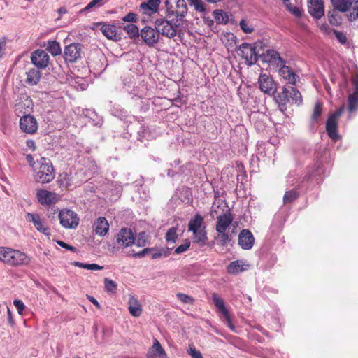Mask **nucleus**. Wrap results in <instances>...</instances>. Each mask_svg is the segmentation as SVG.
I'll use <instances>...</instances> for the list:
<instances>
[{
	"label": "nucleus",
	"mask_w": 358,
	"mask_h": 358,
	"mask_svg": "<svg viewBox=\"0 0 358 358\" xmlns=\"http://www.w3.org/2000/svg\"><path fill=\"white\" fill-rule=\"evenodd\" d=\"M214 17L216 21L222 22L224 21V17H226V14L221 10H215L214 11Z\"/></svg>",
	"instance_id": "56"
},
{
	"label": "nucleus",
	"mask_w": 358,
	"mask_h": 358,
	"mask_svg": "<svg viewBox=\"0 0 358 358\" xmlns=\"http://www.w3.org/2000/svg\"><path fill=\"white\" fill-rule=\"evenodd\" d=\"M38 167L34 168V179L39 183H48L55 178V171L50 161L42 157L37 162Z\"/></svg>",
	"instance_id": "1"
},
{
	"label": "nucleus",
	"mask_w": 358,
	"mask_h": 358,
	"mask_svg": "<svg viewBox=\"0 0 358 358\" xmlns=\"http://www.w3.org/2000/svg\"><path fill=\"white\" fill-rule=\"evenodd\" d=\"M172 248L167 249H161L158 252H153L152 254L151 258L155 259L160 258L162 257H168L170 255V250Z\"/></svg>",
	"instance_id": "47"
},
{
	"label": "nucleus",
	"mask_w": 358,
	"mask_h": 358,
	"mask_svg": "<svg viewBox=\"0 0 358 358\" xmlns=\"http://www.w3.org/2000/svg\"><path fill=\"white\" fill-rule=\"evenodd\" d=\"M308 10L311 16L320 19L324 15V6L322 0H308Z\"/></svg>",
	"instance_id": "13"
},
{
	"label": "nucleus",
	"mask_w": 358,
	"mask_h": 358,
	"mask_svg": "<svg viewBox=\"0 0 358 358\" xmlns=\"http://www.w3.org/2000/svg\"><path fill=\"white\" fill-rule=\"evenodd\" d=\"M6 41L5 38H2L0 40V59L3 57L5 54Z\"/></svg>",
	"instance_id": "62"
},
{
	"label": "nucleus",
	"mask_w": 358,
	"mask_h": 358,
	"mask_svg": "<svg viewBox=\"0 0 358 358\" xmlns=\"http://www.w3.org/2000/svg\"><path fill=\"white\" fill-rule=\"evenodd\" d=\"M190 3L193 5L198 11H203L204 8L201 0H189Z\"/></svg>",
	"instance_id": "58"
},
{
	"label": "nucleus",
	"mask_w": 358,
	"mask_h": 358,
	"mask_svg": "<svg viewBox=\"0 0 358 358\" xmlns=\"http://www.w3.org/2000/svg\"><path fill=\"white\" fill-rule=\"evenodd\" d=\"M286 8L294 16L300 17L301 15V10L300 8L294 6L290 3L286 4Z\"/></svg>",
	"instance_id": "48"
},
{
	"label": "nucleus",
	"mask_w": 358,
	"mask_h": 358,
	"mask_svg": "<svg viewBox=\"0 0 358 358\" xmlns=\"http://www.w3.org/2000/svg\"><path fill=\"white\" fill-rule=\"evenodd\" d=\"M137 20V15L136 14L134 13H129L127 15H125L122 20L124 22H135Z\"/></svg>",
	"instance_id": "59"
},
{
	"label": "nucleus",
	"mask_w": 358,
	"mask_h": 358,
	"mask_svg": "<svg viewBox=\"0 0 358 358\" xmlns=\"http://www.w3.org/2000/svg\"><path fill=\"white\" fill-rule=\"evenodd\" d=\"M190 246V241L185 240L184 243L181 244L175 249V253L180 254L185 252Z\"/></svg>",
	"instance_id": "52"
},
{
	"label": "nucleus",
	"mask_w": 358,
	"mask_h": 358,
	"mask_svg": "<svg viewBox=\"0 0 358 358\" xmlns=\"http://www.w3.org/2000/svg\"><path fill=\"white\" fill-rule=\"evenodd\" d=\"M249 265L242 260H236L231 262L227 267V271L229 274L236 275L246 271Z\"/></svg>",
	"instance_id": "23"
},
{
	"label": "nucleus",
	"mask_w": 358,
	"mask_h": 358,
	"mask_svg": "<svg viewBox=\"0 0 358 358\" xmlns=\"http://www.w3.org/2000/svg\"><path fill=\"white\" fill-rule=\"evenodd\" d=\"M203 222V217L199 214H196L194 217L189 222L188 229L189 231L195 232V231L201 230V225Z\"/></svg>",
	"instance_id": "31"
},
{
	"label": "nucleus",
	"mask_w": 358,
	"mask_h": 358,
	"mask_svg": "<svg viewBox=\"0 0 358 358\" xmlns=\"http://www.w3.org/2000/svg\"><path fill=\"white\" fill-rule=\"evenodd\" d=\"M337 127V120H335L334 117H329L327 122L326 130L328 136L334 141L340 138Z\"/></svg>",
	"instance_id": "24"
},
{
	"label": "nucleus",
	"mask_w": 358,
	"mask_h": 358,
	"mask_svg": "<svg viewBox=\"0 0 358 358\" xmlns=\"http://www.w3.org/2000/svg\"><path fill=\"white\" fill-rule=\"evenodd\" d=\"M355 92L349 95V111L350 113L358 108V76L353 79Z\"/></svg>",
	"instance_id": "25"
},
{
	"label": "nucleus",
	"mask_w": 358,
	"mask_h": 358,
	"mask_svg": "<svg viewBox=\"0 0 358 358\" xmlns=\"http://www.w3.org/2000/svg\"><path fill=\"white\" fill-rule=\"evenodd\" d=\"M177 228L171 227L166 234L165 238L169 244L175 243L178 239Z\"/></svg>",
	"instance_id": "38"
},
{
	"label": "nucleus",
	"mask_w": 358,
	"mask_h": 358,
	"mask_svg": "<svg viewBox=\"0 0 358 358\" xmlns=\"http://www.w3.org/2000/svg\"><path fill=\"white\" fill-rule=\"evenodd\" d=\"M20 127L23 132L33 134L38 129V123L34 116L27 115L20 118Z\"/></svg>",
	"instance_id": "9"
},
{
	"label": "nucleus",
	"mask_w": 358,
	"mask_h": 358,
	"mask_svg": "<svg viewBox=\"0 0 358 358\" xmlns=\"http://www.w3.org/2000/svg\"><path fill=\"white\" fill-rule=\"evenodd\" d=\"M212 299L217 309L222 314V317L229 313L225 307L224 300L218 294H213Z\"/></svg>",
	"instance_id": "32"
},
{
	"label": "nucleus",
	"mask_w": 358,
	"mask_h": 358,
	"mask_svg": "<svg viewBox=\"0 0 358 358\" xmlns=\"http://www.w3.org/2000/svg\"><path fill=\"white\" fill-rule=\"evenodd\" d=\"M123 29L129 34V38H135L140 36L141 32L138 27L134 24H129L124 27Z\"/></svg>",
	"instance_id": "36"
},
{
	"label": "nucleus",
	"mask_w": 358,
	"mask_h": 358,
	"mask_svg": "<svg viewBox=\"0 0 358 358\" xmlns=\"http://www.w3.org/2000/svg\"><path fill=\"white\" fill-rule=\"evenodd\" d=\"M159 3L160 0H148L141 3L139 10L144 15H151L157 12Z\"/></svg>",
	"instance_id": "20"
},
{
	"label": "nucleus",
	"mask_w": 358,
	"mask_h": 358,
	"mask_svg": "<svg viewBox=\"0 0 358 358\" xmlns=\"http://www.w3.org/2000/svg\"><path fill=\"white\" fill-rule=\"evenodd\" d=\"M298 197V193L294 190L287 191L284 195L283 201L285 203H289L294 201Z\"/></svg>",
	"instance_id": "44"
},
{
	"label": "nucleus",
	"mask_w": 358,
	"mask_h": 358,
	"mask_svg": "<svg viewBox=\"0 0 358 358\" xmlns=\"http://www.w3.org/2000/svg\"><path fill=\"white\" fill-rule=\"evenodd\" d=\"M116 241L118 245L123 247H128L134 243V236L131 229L122 228L116 236Z\"/></svg>",
	"instance_id": "12"
},
{
	"label": "nucleus",
	"mask_w": 358,
	"mask_h": 358,
	"mask_svg": "<svg viewBox=\"0 0 358 358\" xmlns=\"http://www.w3.org/2000/svg\"><path fill=\"white\" fill-rule=\"evenodd\" d=\"M57 244L59 246H61V247H62V248H64L65 249L71 250V251H72L73 252H77L76 248H75V247H73L72 245H69V244H67V243H64V242H63L62 241H57Z\"/></svg>",
	"instance_id": "61"
},
{
	"label": "nucleus",
	"mask_w": 358,
	"mask_h": 358,
	"mask_svg": "<svg viewBox=\"0 0 358 358\" xmlns=\"http://www.w3.org/2000/svg\"><path fill=\"white\" fill-rule=\"evenodd\" d=\"M140 36L144 43L150 47L157 44L160 38L159 34H158L155 28H152L149 26H145L141 29Z\"/></svg>",
	"instance_id": "7"
},
{
	"label": "nucleus",
	"mask_w": 358,
	"mask_h": 358,
	"mask_svg": "<svg viewBox=\"0 0 358 358\" xmlns=\"http://www.w3.org/2000/svg\"><path fill=\"white\" fill-rule=\"evenodd\" d=\"M128 310L129 313L136 317H139L142 313L141 304L138 299L133 296L130 295L128 299Z\"/></svg>",
	"instance_id": "22"
},
{
	"label": "nucleus",
	"mask_w": 358,
	"mask_h": 358,
	"mask_svg": "<svg viewBox=\"0 0 358 358\" xmlns=\"http://www.w3.org/2000/svg\"><path fill=\"white\" fill-rule=\"evenodd\" d=\"M217 222L215 229L217 232H223L231 224L234 217L231 213L230 209H227L224 213L217 215Z\"/></svg>",
	"instance_id": "8"
},
{
	"label": "nucleus",
	"mask_w": 358,
	"mask_h": 358,
	"mask_svg": "<svg viewBox=\"0 0 358 358\" xmlns=\"http://www.w3.org/2000/svg\"><path fill=\"white\" fill-rule=\"evenodd\" d=\"M322 113V104L320 102H317L315 105L313 115H312V121L315 122H317L319 118Z\"/></svg>",
	"instance_id": "41"
},
{
	"label": "nucleus",
	"mask_w": 358,
	"mask_h": 358,
	"mask_svg": "<svg viewBox=\"0 0 358 358\" xmlns=\"http://www.w3.org/2000/svg\"><path fill=\"white\" fill-rule=\"evenodd\" d=\"M239 24L242 31L246 34H250L254 30L245 20H241Z\"/></svg>",
	"instance_id": "51"
},
{
	"label": "nucleus",
	"mask_w": 358,
	"mask_h": 358,
	"mask_svg": "<svg viewBox=\"0 0 358 358\" xmlns=\"http://www.w3.org/2000/svg\"><path fill=\"white\" fill-rule=\"evenodd\" d=\"M145 243V233L141 232L138 234V237L134 238V243L139 247L144 246Z\"/></svg>",
	"instance_id": "54"
},
{
	"label": "nucleus",
	"mask_w": 358,
	"mask_h": 358,
	"mask_svg": "<svg viewBox=\"0 0 358 358\" xmlns=\"http://www.w3.org/2000/svg\"><path fill=\"white\" fill-rule=\"evenodd\" d=\"M108 0H92L84 8L80 10V13H84L90 10L93 8H99L106 3Z\"/></svg>",
	"instance_id": "40"
},
{
	"label": "nucleus",
	"mask_w": 358,
	"mask_h": 358,
	"mask_svg": "<svg viewBox=\"0 0 358 358\" xmlns=\"http://www.w3.org/2000/svg\"><path fill=\"white\" fill-rule=\"evenodd\" d=\"M275 100L278 103L280 110L285 112L287 110V103L289 102V88L283 87L282 92L275 97Z\"/></svg>",
	"instance_id": "26"
},
{
	"label": "nucleus",
	"mask_w": 358,
	"mask_h": 358,
	"mask_svg": "<svg viewBox=\"0 0 358 358\" xmlns=\"http://www.w3.org/2000/svg\"><path fill=\"white\" fill-rule=\"evenodd\" d=\"M328 19L329 23L333 26H339L341 24V17L338 10H334L328 13Z\"/></svg>",
	"instance_id": "37"
},
{
	"label": "nucleus",
	"mask_w": 358,
	"mask_h": 358,
	"mask_svg": "<svg viewBox=\"0 0 358 358\" xmlns=\"http://www.w3.org/2000/svg\"><path fill=\"white\" fill-rule=\"evenodd\" d=\"M193 233V240L194 242L200 243L201 245H203L207 239L206 233L203 230H198L195 231Z\"/></svg>",
	"instance_id": "39"
},
{
	"label": "nucleus",
	"mask_w": 358,
	"mask_h": 358,
	"mask_svg": "<svg viewBox=\"0 0 358 358\" xmlns=\"http://www.w3.org/2000/svg\"><path fill=\"white\" fill-rule=\"evenodd\" d=\"M335 10L340 12H347L352 8V11L348 15L350 21L358 19V0H331Z\"/></svg>",
	"instance_id": "4"
},
{
	"label": "nucleus",
	"mask_w": 358,
	"mask_h": 358,
	"mask_svg": "<svg viewBox=\"0 0 358 358\" xmlns=\"http://www.w3.org/2000/svg\"><path fill=\"white\" fill-rule=\"evenodd\" d=\"M176 9L174 14L177 16V17H180V19L183 17L187 11V4L185 0H176L175 1Z\"/></svg>",
	"instance_id": "33"
},
{
	"label": "nucleus",
	"mask_w": 358,
	"mask_h": 358,
	"mask_svg": "<svg viewBox=\"0 0 358 358\" xmlns=\"http://www.w3.org/2000/svg\"><path fill=\"white\" fill-rule=\"evenodd\" d=\"M288 88L289 100L291 99L292 102L297 105L301 104L303 99L299 91L292 87H289Z\"/></svg>",
	"instance_id": "35"
},
{
	"label": "nucleus",
	"mask_w": 358,
	"mask_h": 358,
	"mask_svg": "<svg viewBox=\"0 0 358 358\" xmlns=\"http://www.w3.org/2000/svg\"><path fill=\"white\" fill-rule=\"evenodd\" d=\"M49 55L43 50H36L32 54L31 57V62L38 68L44 69L49 63Z\"/></svg>",
	"instance_id": "14"
},
{
	"label": "nucleus",
	"mask_w": 358,
	"mask_h": 358,
	"mask_svg": "<svg viewBox=\"0 0 358 358\" xmlns=\"http://www.w3.org/2000/svg\"><path fill=\"white\" fill-rule=\"evenodd\" d=\"M227 209H229L227 203L223 200H217L213 203L210 215L213 218H215L221 213L227 210Z\"/></svg>",
	"instance_id": "28"
},
{
	"label": "nucleus",
	"mask_w": 358,
	"mask_h": 358,
	"mask_svg": "<svg viewBox=\"0 0 358 358\" xmlns=\"http://www.w3.org/2000/svg\"><path fill=\"white\" fill-rule=\"evenodd\" d=\"M10 255L8 257V265L10 266H20L22 264H27L29 262V258L24 252L17 250L12 249L10 251Z\"/></svg>",
	"instance_id": "15"
},
{
	"label": "nucleus",
	"mask_w": 358,
	"mask_h": 358,
	"mask_svg": "<svg viewBox=\"0 0 358 358\" xmlns=\"http://www.w3.org/2000/svg\"><path fill=\"white\" fill-rule=\"evenodd\" d=\"M176 296L181 302L184 303L192 304L194 302V299L185 294L178 293L176 294Z\"/></svg>",
	"instance_id": "49"
},
{
	"label": "nucleus",
	"mask_w": 358,
	"mask_h": 358,
	"mask_svg": "<svg viewBox=\"0 0 358 358\" xmlns=\"http://www.w3.org/2000/svg\"><path fill=\"white\" fill-rule=\"evenodd\" d=\"M222 320L227 324V326L229 327V328L231 331H235V327H234V325L231 322L229 313H228L226 315L223 316L222 317Z\"/></svg>",
	"instance_id": "60"
},
{
	"label": "nucleus",
	"mask_w": 358,
	"mask_h": 358,
	"mask_svg": "<svg viewBox=\"0 0 358 358\" xmlns=\"http://www.w3.org/2000/svg\"><path fill=\"white\" fill-rule=\"evenodd\" d=\"M255 238L248 229H243L238 235V245L243 250H250L252 248Z\"/></svg>",
	"instance_id": "16"
},
{
	"label": "nucleus",
	"mask_w": 358,
	"mask_h": 358,
	"mask_svg": "<svg viewBox=\"0 0 358 358\" xmlns=\"http://www.w3.org/2000/svg\"><path fill=\"white\" fill-rule=\"evenodd\" d=\"M259 47H261V45L257 43L251 44L243 43L238 47V55L245 60L246 64L251 66L256 63L260 55L259 51L257 50Z\"/></svg>",
	"instance_id": "2"
},
{
	"label": "nucleus",
	"mask_w": 358,
	"mask_h": 358,
	"mask_svg": "<svg viewBox=\"0 0 358 358\" xmlns=\"http://www.w3.org/2000/svg\"><path fill=\"white\" fill-rule=\"evenodd\" d=\"M28 221L33 222L36 229L46 236L50 235V229L46 226L45 221L38 214L28 213L27 214Z\"/></svg>",
	"instance_id": "18"
},
{
	"label": "nucleus",
	"mask_w": 358,
	"mask_h": 358,
	"mask_svg": "<svg viewBox=\"0 0 358 358\" xmlns=\"http://www.w3.org/2000/svg\"><path fill=\"white\" fill-rule=\"evenodd\" d=\"M102 34L108 39L117 41L116 27L113 24H103L101 27Z\"/></svg>",
	"instance_id": "29"
},
{
	"label": "nucleus",
	"mask_w": 358,
	"mask_h": 358,
	"mask_svg": "<svg viewBox=\"0 0 358 358\" xmlns=\"http://www.w3.org/2000/svg\"><path fill=\"white\" fill-rule=\"evenodd\" d=\"M36 196L38 202L42 205H51L55 203L59 199L58 194L44 189L38 190Z\"/></svg>",
	"instance_id": "17"
},
{
	"label": "nucleus",
	"mask_w": 358,
	"mask_h": 358,
	"mask_svg": "<svg viewBox=\"0 0 358 358\" xmlns=\"http://www.w3.org/2000/svg\"><path fill=\"white\" fill-rule=\"evenodd\" d=\"M82 48L79 43H73L64 48V59L69 62H75L81 57Z\"/></svg>",
	"instance_id": "11"
},
{
	"label": "nucleus",
	"mask_w": 358,
	"mask_h": 358,
	"mask_svg": "<svg viewBox=\"0 0 358 358\" xmlns=\"http://www.w3.org/2000/svg\"><path fill=\"white\" fill-rule=\"evenodd\" d=\"M104 287L106 292L113 294L116 292L117 285L115 281L105 278Z\"/></svg>",
	"instance_id": "43"
},
{
	"label": "nucleus",
	"mask_w": 358,
	"mask_h": 358,
	"mask_svg": "<svg viewBox=\"0 0 358 358\" xmlns=\"http://www.w3.org/2000/svg\"><path fill=\"white\" fill-rule=\"evenodd\" d=\"M216 238L222 245H227L231 240L229 234L226 233V231H224L223 232H217Z\"/></svg>",
	"instance_id": "46"
},
{
	"label": "nucleus",
	"mask_w": 358,
	"mask_h": 358,
	"mask_svg": "<svg viewBox=\"0 0 358 358\" xmlns=\"http://www.w3.org/2000/svg\"><path fill=\"white\" fill-rule=\"evenodd\" d=\"M58 217L60 224L65 229H76L79 224L78 215L70 209L61 210Z\"/></svg>",
	"instance_id": "5"
},
{
	"label": "nucleus",
	"mask_w": 358,
	"mask_h": 358,
	"mask_svg": "<svg viewBox=\"0 0 358 358\" xmlns=\"http://www.w3.org/2000/svg\"><path fill=\"white\" fill-rule=\"evenodd\" d=\"M176 0H166L165 6L169 13L174 14L175 12V4Z\"/></svg>",
	"instance_id": "55"
},
{
	"label": "nucleus",
	"mask_w": 358,
	"mask_h": 358,
	"mask_svg": "<svg viewBox=\"0 0 358 358\" xmlns=\"http://www.w3.org/2000/svg\"><path fill=\"white\" fill-rule=\"evenodd\" d=\"M279 73L281 77L292 85H296L299 79V76L289 66H286L285 63L279 67Z\"/></svg>",
	"instance_id": "19"
},
{
	"label": "nucleus",
	"mask_w": 358,
	"mask_h": 358,
	"mask_svg": "<svg viewBox=\"0 0 358 358\" xmlns=\"http://www.w3.org/2000/svg\"><path fill=\"white\" fill-rule=\"evenodd\" d=\"M12 248L8 247H0V261L3 262L5 264H8L9 259L8 257H10Z\"/></svg>",
	"instance_id": "42"
},
{
	"label": "nucleus",
	"mask_w": 358,
	"mask_h": 358,
	"mask_svg": "<svg viewBox=\"0 0 358 358\" xmlns=\"http://www.w3.org/2000/svg\"><path fill=\"white\" fill-rule=\"evenodd\" d=\"M187 352L192 358H203L201 352L193 344H189Z\"/></svg>",
	"instance_id": "45"
},
{
	"label": "nucleus",
	"mask_w": 358,
	"mask_h": 358,
	"mask_svg": "<svg viewBox=\"0 0 358 358\" xmlns=\"http://www.w3.org/2000/svg\"><path fill=\"white\" fill-rule=\"evenodd\" d=\"M87 297L90 300V301L92 302L98 308H101L99 303L97 301V300L95 298H94L93 296H91L90 295H87Z\"/></svg>",
	"instance_id": "64"
},
{
	"label": "nucleus",
	"mask_w": 358,
	"mask_h": 358,
	"mask_svg": "<svg viewBox=\"0 0 358 358\" xmlns=\"http://www.w3.org/2000/svg\"><path fill=\"white\" fill-rule=\"evenodd\" d=\"M41 72L36 69H31L27 72L26 83L29 85H36L40 80Z\"/></svg>",
	"instance_id": "30"
},
{
	"label": "nucleus",
	"mask_w": 358,
	"mask_h": 358,
	"mask_svg": "<svg viewBox=\"0 0 358 358\" xmlns=\"http://www.w3.org/2000/svg\"><path fill=\"white\" fill-rule=\"evenodd\" d=\"M154 25L159 36L162 35L169 38H173L177 34L180 35L181 33V30L178 29V25L173 24L164 17L157 19L154 22Z\"/></svg>",
	"instance_id": "3"
},
{
	"label": "nucleus",
	"mask_w": 358,
	"mask_h": 358,
	"mask_svg": "<svg viewBox=\"0 0 358 358\" xmlns=\"http://www.w3.org/2000/svg\"><path fill=\"white\" fill-rule=\"evenodd\" d=\"M334 33L335 34L336 38L341 44L343 45L346 43L347 38L345 34L336 30L334 31Z\"/></svg>",
	"instance_id": "57"
},
{
	"label": "nucleus",
	"mask_w": 358,
	"mask_h": 358,
	"mask_svg": "<svg viewBox=\"0 0 358 358\" xmlns=\"http://www.w3.org/2000/svg\"><path fill=\"white\" fill-rule=\"evenodd\" d=\"M59 182H60V185L65 188L71 185L69 178L66 173H63L59 176Z\"/></svg>",
	"instance_id": "50"
},
{
	"label": "nucleus",
	"mask_w": 358,
	"mask_h": 358,
	"mask_svg": "<svg viewBox=\"0 0 358 358\" xmlns=\"http://www.w3.org/2000/svg\"><path fill=\"white\" fill-rule=\"evenodd\" d=\"M259 57L264 62L275 65L277 67H280L284 63H286L278 52L271 49L267 50L265 52L260 53Z\"/></svg>",
	"instance_id": "10"
},
{
	"label": "nucleus",
	"mask_w": 358,
	"mask_h": 358,
	"mask_svg": "<svg viewBox=\"0 0 358 358\" xmlns=\"http://www.w3.org/2000/svg\"><path fill=\"white\" fill-rule=\"evenodd\" d=\"M13 304L17 308V313L19 315H23L24 310L25 309V306L22 301L20 299H15L13 301Z\"/></svg>",
	"instance_id": "53"
},
{
	"label": "nucleus",
	"mask_w": 358,
	"mask_h": 358,
	"mask_svg": "<svg viewBox=\"0 0 358 358\" xmlns=\"http://www.w3.org/2000/svg\"><path fill=\"white\" fill-rule=\"evenodd\" d=\"M148 358H167V355L158 340L155 339L152 346L148 352Z\"/></svg>",
	"instance_id": "21"
},
{
	"label": "nucleus",
	"mask_w": 358,
	"mask_h": 358,
	"mask_svg": "<svg viewBox=\"0 0 358 358\" xmlns=\"http://www.w3.org/2000/svg\"><path fill=\"white\" fill-rule=\"evenodd\" d=\"M258 83L261 91L268 95H273L277 91V84L270 76L266 73L260 74Z\"/></svg>",
	"instance_id": "6"
},
{
	"label": "nucleus",
	"mask_w": 358,
	"mask_h": 358,
	"mask_svg": "<svg viewBox=\"0 0 358 358\" xmlns=\"http://www.w3.org/2000/svg\"><path fill=\"white\" fill-rule=\"evenodd\" d=\"M46 50L53 56H57L62 53L59 43L55 40L48 41Z\"/></svg>",
	"instance_id": "34"
},
{
	"label": "nucleus",
	"mask_w": 358,
	"mask_h": 358,
	"mask_svg": "<svg viewBox=\"0 0 358 358\" xmlns=\"http://www.w3.org/2000/svg\"><path fill=\"white\" fill-rule=\"evenodd\" d=\"M7 314H8V322L10 325L13 326L14 325V320L13 318V315L9 307H7Z\"/></svg>",
	"instance_id": "63"
},
{
	"label": "nucleus",
	"mask_w": 358,
	"mask_h": 358,
	"mask_svg": "<svg viewBox=\"0 0 358 358\" xmlns=\"http://www.w3.org/2000/svg\"><path fill=\"white\" fill-rule=\"evenodd\" d=\"M95 233L99 236H105L108 231L109 224L105 217H100L94 222Z\"/></svg>",
	"instance_id": "27"
}]
</instances>
